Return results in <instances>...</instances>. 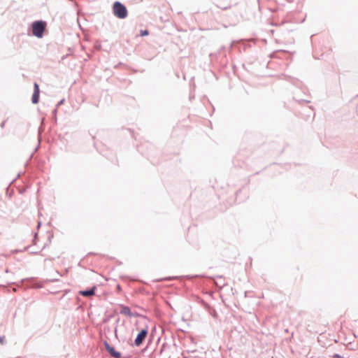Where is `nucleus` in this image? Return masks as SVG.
Segmentation results:
<instances>
[{
    "label": "nucleus",
    "mask_w": 358,
    "mask_h": 358,
    "mask_svg": "<svg viewBox=\"0 0 358 358\" xmlns=\"http://www.w3.org/2000/svg\"><path fill=\"white\" fill-rule=\"evenodd\" d=\"M34 92L39 93V87L37 83H34Z\"/></svg>",
    "instance_id": "6e6552de"
},
{
    "label": "nucleus",
    "mask_w": 358,
    "mask_h": 358,
    "mask_svg": "<svg viewBox=\"0 0 358 358\" xmlns=\"http://www.w3.org/2000/svg\"><path fill=\"white\" fill-rule=\"evenodd\" d=\"M113 13L115 17L120 19H124L128 15L127 8L119 1H115L113 3Z\"/></svg>",
    "instance_id": "f257e3e1"
},
{
    "label": "nucleus",
    "mask_w": 358,
    "mask_h": 358,
    "mask_svg": "<svg viewBox=\"0 0 358 358\" xmlns=\"http://www.w3.org/2000/svg\"><path fill=\"white\" fill-rule=\"evenodd\" d=\"M120 313L130 317L133 316V314L128 306H122Z\"/></svg>",
    "instance_id": "39448f33"
},
{
    "label": "nucleus",
    "mask_w": 358,
    "mask_h": 358,
    "mask_svg": "<svg viewBox=\"0 0 358 358\" xmlns=\"http://www.w3.org/2000/svg\"><path fill=\"white\" fill-rule=\"evenodd\" d=\"M45 28V22L43 21H36L32 24V34L34 36L41 38Z\"/></svg>",
    "instance_id": "f03ea898"
},
{
    "label": "nucleus",
    "mask_w": 358,
    "mask_h": 358,
    "mask_svg": "<svg viewBox=\"0 0 358 358\" xmlns=\"http://www.w3.org/2000/svg\"><path fill=\"white\" fill-rule=\"evenodd\" d=\"M0 343L1 345H3L5 343V336H0Z\"/></svg>",
    "instance_id": "1a4fd4ad"
},
{
    "label": "nucleus",
    "mask_w": 358,
    "mask_h": 358,
    "mask_svg": "<svg viewBox=\"0 0 358 358\" xmlns=\"http://www.w3.org/2000/svg\"><path fill=\"white\" fill-rule=\"evenodd\" d=\"M95 289L96 287H94L93 288L88 290L80 291V294L83 296H90L94 294Z\"/></svg>",
    "instance_id": "423d86ee"
},
{
    "label": "nucleus",
    "mask_w": 358,
    "mask_h": 358,
    "mask_svg": "<svg viewBox=\"0 0 358 358\" xmlns=\"http://www.w3.org/2000/svg\"><path fill=\"white\" fill-rule=\"evenodd\" d=\"M64 101V99H62L60 101H59L57 106L58 107L60 105L63 104Z\"/></svg>",
    "instance_id": "9b49d317"
},
{
    "label": "nucleus",
    "mask_w": 358,
    "mask_h": 358,
    "mask_svg": "<svg viewBox=\"0 0 358 358\" xmlns=\"http://www.w3.org/2000/svg\"><path fill=\"white\" fill-rule=\"evenodd\" d=\"M106 349L110 352V354L115 357V358H120L121 357V354L117 351L115 350V349L111 347L107 342H105L104 343Z\"/></svg>",
    "instance_id": "20e7f679"
},
{
    "label": "nucleus",
    "mask_w": 358,
    "mask_h": 358,
    "mask_svg": "<svg viewBox=\"0 0 358 358\" xmlns=\"http://www.w3.org/2000/svg\"><path fill=\"white\" fill-rule=\"evenodd\" d=\"M39 101V93L34 92L31 98V101L33 103H37Z\"/></svg>",
    "instance_id": "0eeeda50"
},
{
    "label": "nucleus",
    "mask_w": 358,
    "mask_h": 358,
    "mask_svg": "<svg viewBox=\"0 0 358 358\" xmlns=\"http://www.w3.org/2000/svg\"><path fill=\"white\" fill-rule=\"evenodd\" d=\"M148 334V330L146 329H142L138 334L137 335L136 339H135V345L136 346H139L145 339Z\"/></svg>",
    "instance_id": "7ed1b4c3"
},
{
    "label": "nucleus",
    "mask_w": 358,
    "mask_h": 358,
    "mask_svg": "<svg viewBox=\"0 0 358 358\" xmlns=\"http://www.w3.org/2000/svg\"><path fill=\"white\" fill-rule=\"evenodd\" d=\"M334 358H343V357H341L339 355H337V354H336V355H334Z\"/></svg>",
    "instance_id": "f8f14e48"
},
{
    "label": "nucleus",
    "mask_w": 358,
    "mask_h": 358,
    "mask_svg": "<svg viewBox=\"0 0 358 358\" xmlns=\"http://www.w3.org/2000/svg\"><path fill=\"white\" fill-rule=\"evenodd\" d=\"M141 36H147V35H148V31H147V30L141 31Z\"/></svg>",
    "instance_id": "9d476101"
}]
</instances>
